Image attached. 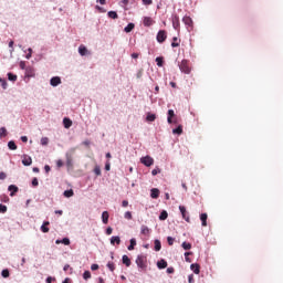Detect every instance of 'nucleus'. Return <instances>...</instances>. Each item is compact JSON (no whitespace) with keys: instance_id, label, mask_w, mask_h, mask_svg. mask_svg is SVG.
Wrapping results in <instances>:
<instances>
[{"instance_id":"f257e3e1","label":"nucleus","mask_w":283,"mask_h":283,"mask_svg":"<svg viewBox=\"0 0 283 283\" xmlns=\"http://www.w3.org/2000/svg\"><path fill=\"white\" fill-rule=\"evenodd\" d=\"M76 154V148H69L65 153V165L70 169L74 166V155Z\"/></svg>"},{"instance_id":"f03ea898","label":"nucleus","mask_w":283,"mask_h":283,"mask_svg":"<svg viewBox=\"0 0 283 283\" xmlns=\"http://www.w3.org/2000/svg\"><path fill=\"white\" fill-rule=\"evenodd\" d=\"M145 255L139 254L137 255L135 263L137 264L139 271H147V263H145Z\"/></svg>"},{"instance_id":"7ed1b4c3","label":"nucleus","mask_w":283,"mask_h":283,"mask_svg":"<svg viewBox=\"0 0 283 283\" xmlns=\"http://www.w3.org/2000/svg\"><path fill=\"white\" fill-rule=\"evenodd\" d=\"M178 65H179L180 72H182L184 74H190L191 73V69H189L187 60H182L181 63H179Z\"/></svg>"},{"instance_id":"20e7f679","label":"nucleus","mask_w":283,"mask_h":283,"mask_svg":"<svg viewBox=\"0 0 283 283\" xmlns=\"http://www.w3.org/2000/svg\"><path fill=\"white\" fill-rule=\"evenodd\" d=\"M140 163L142 165H145V167H151V165H154V159L151 156L147 155L140 158Z\"/></svg>"},{"instance_id":"39448f33","label":"nucleus","mask_w":283,"mask_h":283,"mask_svg":"<svg viewBox=\"0 0 283 283\" xmlns=\"http://www.w3.org/2000/svg\"><path fill=\"white\" fill-rule=\"evenodd\" d=\"M167 41V31L159 30L157 33V42L158 43H165Z\"/></svg>"},{"instance_id":"423d86ee","label":"nucleus","mask_w":283,"mask_h":283,"mask_svg":"<svg viewBox=\"0 0 283 283\" xmlns=\"http://www.w3.org/2000/svg\"><path fill=\"white\" fill-rule=\"evenodd\" d=\"M24 76L27 78H34V76H36V71H34L32 66H27L24 71Z\"/></svg>"},{"instance_id":"0eeeda50","label":"nucleus","mask_w":283,"mask_h":283,"mask_svg":"<svg viewBox=\"0 0 283 283\" xmlns=\"http://www.w3.org/2000/svg\"><path fill=\"white\" fill-rule=\"evenodd\" d=\"M63 82L61 81V76H53L50 78L51 87H59Z\"/></svg>"},{"instance_id":"6e6552de","label":"nucleus","mask_w":283,"mask_h":283,"mask_svg":"<svg viewBox=\"0 0 283 283\" xmlns=\"http://www.w3.org/2000/svg\"><path fill=\"white\" fill-rule=\"evenodd\" d=\"M78 54H80V56H90V54H92V53L90 52V50H87V46L81 44L78 46Z\"/></svg>"},{"instance_id":"1a4fd4ad","label":"nucleus","mask_w":283,"mask_h":283,"mask_svg":"<svg viewBox=\"0 0 283 283\" xmlns=\"http://www.w3.org/2000/svg\"><path fill=\"white\" fill-rule=\"evenodd\" d=\"M179 211L182 216V219L186 221V222H190V219H189V213L187 212V208L185 206H179Z\"/></svg>"},{"instance_id":"9d476101","label":"nucleus","mask_w":283,"mask_h":283,"mask_svg":"<svg viewBox=\"0 0 283 283\" xmlns=\"http://www.w3.org/2000/svg\"><path fill=\"white\" fill-rule=\"evenodd\" d=\"M171 21H172L174 30H179L180 29V18L175 14L171 17Z\"/></svg>"},{"instance_id":"9b49d317","label":"nucleus","mask_w":283,"mask_h":283,"mask_svg":"<svg viewBox=\"0 0 283 283\" xmlns=\"http://www.w3.org/2000/svg\"><path fill=\"white\" fill-rule=\"evenodd\" d=\"M8 191H10V197L14 198V196L19 193V187H17V185H10Z\"/></svg>"},{"instance_id":"f8f14e48","label":"nucleus","mask_w":283,"mask_h":283,"mask_svg":"<svg viewBox=\"0 0 283 283\" xmlns=\"http://www.w3.org/2000/svg\"><path fill=\"white\" fill-rule=\"evenodd\" d=\"M22 165L24 167H30V165H32V157H30L28 155H23Z\"/></svg>"},{"instance_id":"ddd939ff","label":"nucleus","mask_w":283,"mask_h":283,"mask_svg":"<svg viewBox=\"0 0 283 283\" xmlns=\"http://www.w3.org/2000/svg\"><path fill=\"white\" fill-rule=\"evenodd\" d=\"M190 271H192V273H195V275H200V264L192 263L190 265Z\"/></svg>"},{"instance_id":"4468645a","label":"nucleus","mask_w":283,"mask_h":283,"mask_svg":"<svg viewBox=\"0 0 283 283\" xmlns=\"http://www.w3.org/2000/svg\"><path fill=\"white\" fill-rule=\"evenodd\" d=\"M159 196H160V190L158 188L150 189V198H153V200L158 199Z\"/></svg>"},{"instance_id":"2eb2a0df","label":"nucleus","mask_w":283,"mask_h":283,"mask_svg":"<svg viewBox=\"0 0 283 283\" xmlns=\"http://www.w3.org/2000/svg\"><path fill=\"white\" fill-rule=\"evenodd\" d=\"M55 244H64L65 247H70V238L65 237L63 239L55 240Z\"/></svg>"},{"instance_id":"dca6fc26","label":"nucleus","mask_w":283,"mask_h":283,"mask_svg":"<svg viewBox=\"0 0 283 283\" xmlns=\"http://www.w3.org/2000/svg\"><path fill=\"white\" fill-rule=\"evenodd\" d=\"M143 23L145 28H150V25H154V20L150 17H144Z\"/></svg>"},{"instance_id":"f3484780","label":"nucleus","mask_w":283,"mask_h":283,"mask_svg":"<svg viewBox=\"0 0 283 283\" xmlns=\"http://www.w3.org/2000/svg\"><path fill=\"white\" fill-rule=\"evenodd\" d=\"M182 21H184L185 25H187L188 28H192L193 27V20H191L190 17L185 15L182 18Z\"/></svg>"},{"instance_id":"a211bd4d","label":"nucleus","mask_w":283,"mask_h":283,"mask_svg":"<svg viewBox=\"0 0 283 283\" xmlns=\"http://www.w3.org/2000/svg\"><path fill=\"white\" fill-rule=\"evenodd\" d=\"M174 116H176V113L174 112V109H168V116H167V123L169 125H171V123H174Z\"/></svg>"},{"instance_id":"6ab92c4d","label":"nucleus","mask_w":283,"mask_h":283,"mask_svg":"<svg viewBox=\"0 0 283 283\" xmlns=\"http://www.w3.org/2000/svg\"><path fill=\"white\" fill-rule=\"evenodd\" d=\"M49 224H50V221H44L43 223H42V226H41V231H42V233H50V228H48L49 227Z\"/></svg>"},{"instance_id":"aec40b11","label":"nucleus","mask_w":283,"mask_h":283,"mask_svg":"<svg viewBox=\"0 0 283 283\" xmlns=\"http://www.w3.org/2000/svg\"><path fill=\"white\" fill-rule=\"evenodd\" d=\"M122 262L123 264H125V266H132V259H129V256H127L126 254L122 256Z\"/></svg>"},{"instance_id":"412c9836","label":"nucleus","mask_w":283,"mask_h":283,"mask_svg":"<svg viewBox=\"0 0 283 283\" xmlns=\"http://www.w3.org/2000/svg\"><path fill=\"white\" fill-rule=\"evenodd\" d=\"M102 222L103 224H107V222H109V212L107 211L102 212Z\"/></svg>"},{"instance_id":"4be33fe9","label":"nucleus","mask_w":283,"mask_h":283,"mask_svg":"<svg viewBox=\"0 0 283 283\" xmlns=\"http://www.w3.org/2000/svg\"><path fill=\"white\" fill-rule=\"evenodd\" d=\"M63 125H64L65 129H70V127H72V119H70V117H64Z\"/></svg>"},{"instance_id":"5701e85b","label":"nucleus","mask_w":283,"mask_h":283,"mask_svg":"<svg viewBox=\"0 0 283 283\" xmlns=\"http://www.w3.org/2000/svg\"><path fill=\"white\" fill-rule=\"evenodd\" d=\"M134 28H136V24H134L133 22H129V23L124 28V32H126L127 34H129V32H132V30H134Z\"/></svg>"},{"instance_id":"b1692460","label":"nucleus","mask_w":283,"mask_h":283,"mask_svg":"<svg viewBox=\"0 0 283 283\" xmlns=\"http://www.w3.org/2000/svg\"><path fill=\"white\" fill-rule=\"evenodd\" d=\"M157 268L159 270L167 269V262L165 261V259H161L157 262Z\"/></svg>"},{"instance_id":"393cba45","label":"nucleus","mask_w":283,"mask_h":283,"mask_svg":"<svg viewBox=\"0 0 283 283\" xmlns=\"http://www.w3.org/2000/svg\"><path fill=\"white\" fill-rule=\"evenodd\" d=\"M111 244H120V237L114 235L111 238Z\"/></svg>"},{"instance_id":"a878e982","label":"nucleus","mask_w":283,"mask_h":283,"mask_svg":"<svg viewBox=\"0 0 283 283\" xmlns=\"http://www.w3.org/2000/svg\"><path fill=\"white\" fill-rule=\"evenodd\" d=\"M130 243H129V245L127 247V250L128 251H134V249H135V247H136V239H130V241H129Z\"/></svg>"},{"instance_id":"bb28decb","label":"nucleus","mask_w":283,"mask_h":283,"mask_svg":"<svg viewBox=\"0 0 283 283\" xmlns=\"http://www.w3.org/2000/svg\"><path fill=\"white\" fill-rule=\"evenodd\" d=\"M146 120L148 123H154V120H156V114L148 113L146 116Z\"/></svg>"},{"instance_id":"cd10ccee","label":"nucleus","mask_w":283,"mask_h":283,"mask_svg":"<svg viewBox=\"0 0 283 283\" xmlns=\"http://www.w3.org/2000/svg\"><path fill=\"white\" fill-rule=\"evenodd\" d=\"M63 196L64 198H72V196H74V190L73 189L65 190L63 192Z\"/></svg>"},{"instance_id":"c85d7f7f","label":"nucleus","mask_w":283,"mask_h":283,"mask_svg":"<svg viewBox=\"0 0 283 283\" xmlns=\"http://www.w3.org/2000/svg\"><path fill=\"white\" fill-rule=\"evenodd\" d=\"M8 147L11 151H17V144L14 143V140H10L8 143Z\"/></svg>"},{"instance_id":"c756f323","label":"nucleus","mask_w":283,"mask_h":283,"mask_svg":"<svg viewBox=\"0 0 283 283\" xmlns=\"http://www.w3.org/2000/svg\"><path fill=\"white\" fill-rule=\"evenodd\" d=\"M140 233L142 235H149V228L147 226H142Z\"/></svg>"},{"instance_id":"7c9ffc66","label":"nucleus","mask_w":283,"mask_h":283,"mask_svg":"<svg viewBox=\"0 0 283 283\" xmlns=\"http://www.w3.org/2000/svg\"><path fill=\"white\" fill-rule=\"evenodd\" d=\"M207 218H208L207 213H201L200 214L201 224L203 227H207Z\"/></svg>"},{"instance_id":"2f4dec72","label":"nucleus","mask_w":283,"mask_h":283,"mask_svg":"<svg viewBox=\"0 0 283 283\" xmlns=\"http://www.w3.org/2000/svg\"><path fill=\"white\" fill-rule=\"evenodd\" d=\"M160 249H163V243L160 242V240L156 239L155 240V251H160Z\"/></svg>"},{"instance_id":"473e14b6","label":"nucleus","mask_w":283,"mask_h":283,"mask_svg":"<svg viewBox=\"0 0 283 283\" xmlns=\"http://www.w3.org/2000/svg\"><path fill=\"white\" fill-rule=\"evenodd\" d=\"M172 134H177V136H180L182 134V125H179L177 128H174Z\"/></svg>"},{"instance_id":"72a5a7b5","label":"nucleus","mask_w":283,"mask_h":283,"mask_svg":"<svg viewBox=\"0 0 283 283\" xmlns=\"http://www.w3.org/2000/svg\"><path fill=\"white\" fill-rule=\"evenodd\" d=\"M181 247H182V249H184L185 251L191 250V243H189V242H187V241H184V242L181 243Z\"/></svg>"},{"instance_id":"f704fd0d","label":"nucleus","mask_w":283,"mask_h":283,"mask_svg":"<svg viewBox=\"0 0 283 283\" xmlns=\"http://www.w3.org/2000/svg\"><path fill=\"white\" fill-rule=\"evenodd\" d=\"M106 266H107L108 270H111L112 273H114V271L116 270V265L112 261H108Z\"/></svg>"},{"instance_id":"c9c22d12","label":"nucleus","mask_w":283,"mask_h":283,"mask_svg":"<svg viewBox=\"0 0 283 283\" xmlns=\"http://www.w3.org/2000/svg\"><path fill=\"white\" fill-rule=\"evenodd\" d=\"M167 218H169V213H167V210L161 211L159 214V220H166Z\"/></svg>"},{"instance_id":"e433bc0d","label":"nucleus","mask_w":283,"mask_h":283,"mask_svg":"<svg viewBox=\"0 0 283 283\" xmlns=\"http://www.w3.org/2000/svg\"><path fill=\"white\" fill-rule=\"evenodd\" d=\"M107 17H109V19H118V13L116 11H108Z\"/></svg>"},{"instance_id":"4c0bfd02","label":"nucleus","mask_w":283,"mask_h":283,"mask_svg":"<svg viewBox=\"0 0 283 283\" xmlns=\"http://www.w3.org/2000/svg\"><path fill=\"white\" fill-rule=\"evenodd\" d=\"M8 136V129L6 127L0 128V138H6Z\"/></svg>"},{"instance_id":"58836bf2","label":"nucleus","mask_w":283,"mask_h":283,"mask_svg":"<svg viewBox=\"0 0 283 283\" xmlns=\"http://www.w3.org/2000/svg\"><path fill=\"white\" fill-rule=\"evenodd\" d=\"M0 84L2 90H8V81H6V78L0 77Z\"/></svg>"},{"instance_id":"ea45409f","label":"nucleus","mask_w":283,"mask_h":283,"mask_svg":"<svg viewBox=\"0 0 283 283\" xmlns=\"http://www.w3.org/2000/svg\"><path fill=\"white\" fill-rule=\"evenodd\" d=\"M8 81H11L12 83H14L17 81V74L14 73H8Z\"/></svg>"},{"instance_id":"a19ab883","label":"nucleus","mask_w":283,"mask_h":283,"mask_svg":"<svg viewBox=\"0 0 283 283\" xmlns=\"http://www.w3.org/2000/svg\"><path fill=\"white\" fill-rule=\"evenodd\" d=\"M155 61H156L158 67H163L164 60L161 56L156 57Z\"/></svg>"},{"instance_id":"79ce46f5","label":"nucleus","mask_w":283,"mask_h":283,"mask_svg":"<svg viewBox=\"0 0 283 283\" xmlns=\"http://www.w3.org/2000/svg\"><path fill=\"white\" fill-rule=\"evenodd\" d=\"M1 275H2L3 277H10V270H9V269L2 270V271H1Z\"/></svg>"},{"instance_id":"37998d69","label":"nucleus","mask_w":283,"mask_h":283,"mask_svg":"<svg viewBox=\"0 0 283 283\" xmlns=\"http://www.w3.org/2000/svg\"><path fill=\"white\" fill-rule=\"evenodd\" d=\"M40 143H41L42 146L49 145L50 138H48V137H42L41 140H40Z\"/></svg>"},{"instance_id":"c03bdc74","label":"nucleus","mask_w":283,"mask_h":283,"mask_svg":"<svg viewBox=\"0 0 283 283\" xmlns=\"http://www.w3.org/2000/svg\"><path fill=\"white\" fill-rule=\"evenodd\" d=\"M8 212V206L0 203V213H7Z\"/></svg>"},{"instance_id":"a18cd8bd","label":"nucleus","mask_w":283,"mask_h":283,"mask_svg":"<svg viewBox=\"0 0 283 283\" xmlns=\"http://www.w3.org/2000/svg\"><path fill=\"white\" fill-rule=\"evenodd\" d=\"M184 255H185L186 262H191V259L189 258V255H193V252H185Z\"/></svg>"},{"instance_id":"49530a36","label":"nucleus","mask_w":283,"mask_h":283,"mask_svg":"<svg viewBox=\"0 0 283 283\" xmlns=\"http://www.w3.org/2000/svg\"><path fill=\"white\" fill-rule=\"evenodd\" d=\"M167 242L169 247H174V242H176V239L174 237H167Z\"/></svg>"},{"instance_id":"de8ad7c7","label":"nucleus","mask_w":283,"mask_h":283,"mask_svg":"<svg viewBox=\"0 0 283 283\" xmlns=\"http://www.w3.org/2000/svg\"><path fill=\"white\" fill-rule=\"evenodd\" d=\"M90 277H92V273L90 271H85L83 273V280H90Z\"/></svg>"},{"instance_id":"09e8293b","label":"nucleus","mask_w":283,"mask_h":283,"mask_svg":"<svg viewBox=\"0 0 283 283\" xmlns=\"http://www.w3.org/2000/svg\"><path fill=\"white\" fill-rule=\"evenodd\" d=\"M27 52H29V53L25 55V59H27L28 61H30V59H32V48H29V49L27 50Z\"/></svg>"},{"instance_id":"8fccbe9b","label":"nucleus","mask_w":283,"mask_h":283,"mask_svg":"<svg viewBox=\"0 0 283 283\" xmlns=\"http://www.w3.org/2000/svg\"><path fill=\"white\" fill-rule=\"evenodd\" d=\"M160 174V168L156 167L155 169L151 170V176H158Z\"/></svg>"},{"instance_id":"3c124183","label":"nucleus","mask_w":283,"mask_h":283,"mask_svg":"<svg viewBox=\"0 0 283 283\" xmlns=\"http://www.w3.org/2000/svg\"><path fill=\"white\" fill-rule=\"evenodd\" d=\"M32 187H39V179L34 177L31 181Z\"/></svg>"},{"instance_id":"603ef678","label":"nucleus","mask_w":283,"mask_h":283,"mask_svg":"<svg viewBox=\"0 0 283 283\" xmlns=\"http://www.w3.org/2000/svg\"><path fill=\"white\" fill-rule=\"evenodd\" d=\"M94 174L96 175V176H101V166H95V168H94Z\"/></svg>"},{"instance_id":"864d4df0","label":"nucleus","mask_w":283,"mask_h":283,"mask_svg":"<svg viewBox=\"0 0 283 283\" xmlns=\"http://www.w3.org/2000/svg\"><path fill=\"white\" fill-rule=\"evenodd\" d=\"M124 218H125L126 220H132V212H130V211H126V212L124 213Z\"/></svg>"},{"instance_id":"5fc2aeb1","label":"nucleus","mask_w":283,"mask_h":283,"mask_svg":"<svg viewBox=\"0 0 283 283\" xmlns=\"http://www.w3.org/2000/svg\"><path fill=\"white\" fill-rule=\"evenodd\" d=\"M20 70H24V72H25V70H28V66L25 65L24 61L20 62Z\"/></svg>"},{"instance_id":"6e6d98bb","label":"nucleus","mask_w":283,"mask_h":283,"mask_svg":"<svg viewBox=\"0 0 283 283\" xmlns=\"http://www.w3.org/2000/svg\"><path fill=\"white\" fill-rule=\"evenodd\" d=\"M143 1V6H151V3H154V0H142Z\"/></svg>"},{"instance_id":"4d7b16f0","label":"nucleus","mask_w":283,"mask_h":283,"mask_svg":"<svg viewBox=\"0 0 283 283\" xmlns=\"http://www.w3.org/2000/svg\"><path fill=\"white\" fill-rule=\"evenodd\" d=\"M109 169H112V164L109 161H106L105 164V170L109 171Z\"/></svg>"},{"instance_id":"13d9d810","label":"nucleus","mask_w":283,"mask_h":283,"mask_svg":"<svg viewBox=\"0 0 283 283\" xmlns=\"http://www.w3.org/2000/svg\"><path fill=\"white\" fill-rule=\"evenodd\" d=\"M6 178H8V175H6V172L1 171L0 172V180H6Z\"/></svg>"},{"instance_id":"bf43d9fd","label":"nucleus","mask_w":283,"mask_h":283,"mask_svg":"<svg viewBox=\"0 0 283 283\" xmlns=\"http://www.w3.org/2000/svg\"><path fill=\"white\" fill-rule=\"evenodd\" d=\"M113 231H114V229H112V227H108L106 229V235H112Z\"/></svg>"},{"instance_id":"052dcab7","label":"nucleus","mask_w":283,"mask_h":283,"mask_svg":"<svg viewBox=\"0 0 283 283\" xmlns=\"http://www.w3.org/2000/svg\"><path fill=\"white\" fill-rule=\"evenodd\" d=\"M95 8H96V10H98V12H107V10H105V8H103L101 6H96Z\"/></svg>"},{"instance_id":"680f3d73","label":"nucleus","mask_w":283,"mask_h":283,"mask_svg":"<svg viewBox=\"0 0 283 283\" xmlns=\"http://www.w3.org/2000/svg\"><path fill=\"white\" fill-rule=\"evenodd\" d=\"M92 271H98V264L94 263L91 265Z\"/></svg>"},{"instance_id":"e2e57ef3","label":"nucleus","mask_w":283,"mask_h":283,"mask_svg":"<svg viewBox=\"0 0 283 283\" xmlns=\"http://www.w3.org/2000/svg\"><path fill=\"white\" fill-rule=\"evenodd\" d=\"M44 171L45 174H48L49 171H52V168L50 167V165L44 166Z\"/></svg>"},{"instance_id":"0e129e2a","label":"nucleus","mask_w":283,"mask_h":283,"mask_svg":"<svg viewBox=\"0 0 283 283\" xmlns=\"http://www.w3.org/2000/svg\"><path fill=\"white\" fill-rule=\"evenodd\" d=\"M188 282H189V283L196 282V281L193 280V274H190V275L188 276Z\"/></svg>"},{"instance_id":"69168bd1","label":"nucleus","mask_w":283,"mask_h":283,"mask_svg":"<svg viewBox=\"0 0 283 283\" xmlns=\"http://www.w3.org/2000/svg\"><path fill=\"white\" fill-rule=\"evenodd\" d=\"M46 283H52L54 282V277L52 276H48L46 280H45Z\"/></svg>"},{"instance_id":"338daca9","label":"nucleus","mask_w":283,"mask_h":283,"mask_svg":"<svg viewBox=\"0 0 283 283\" xmlns=\"http://www.w3.org/2000/svg\"><path fill=\"white\" fill-rule=\"evenodd\" d=\"M175 272V270H174V268H167V270H166V273H168V274H171V273H174Z\"/></svg>"},{"instance_id":"774afa93","label":"nucleus","mask_w":283,"mask_h":283,"mask_svg":"<svg viewBox=\"0 0 283 283\" xmlns=\"http://www.w3.org/2000/svg\"><path fill=\"white\" fill-rule=\"evenodd\" d=\"M56 167H59V168L63 167V160L59 159L56 161Z\"/></svg>"}]
</instances>
